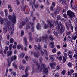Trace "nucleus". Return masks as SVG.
Wrapping results in <instances>:
<instances>
[{"label": "nucleus", "mask_w": 77, "mask_h": 77, "mask_svg": "<svg viewBox=\"0 0 77 77\" xmlns=\"http://www.w3.org/2000/svg\"><path fill=\"white\" fill-rule=\"evenodd\" d=\"M49 46L50 48H53L54 47V42H51L49 43Z\"/></svg>", "instance_id": "9b49d317"}, {"label": "nucleus", "mask_w": 77, "mask_h": 77, "mask_svg": "<svg viewBox=\"0 0 77 77\" xmlns=\"http://www.w3.org/2000/svg\"><path fill=\"white\" fill-rule=\"evenodd\" d=\"M50 66L51 67H53V65H54V64H53V63H51L50 64Z\"/></svg>", "instance_id": "0e129e2a"}, {"label": "nucleus", "mask_w": 77, "mask_h": 77, "mask_svg": "<svg viewBox=\"0 0 77 77\" xmlns=\"http://www.w3.org/2000/svg\"><path fill=\"white\" fill-rule=\"evenodd\" d=\"M69 27L70 29L71 32H73L74 31V26H72V24H69Z\"/></svg>", "instance_id": "2eb2a0df"}, {"label": "nucleus", "mask_w": 77, "mask_h": 77, "mask_svg": "<svg viewBox=\"0 0 77 77\" xmlns=\"http://www.w3.org/2000/svg\"><path fill=\"white\" fill-rule=\"evenodd\" d=\"M7 56H11L12 54V51H10L7 52Z\"/></svg>", "instance_id": "ddd939ff"}, {"label": "nucleus", "mask_w": 77, "mask_h": 77, "mask_svg": "<svg viewBox=\"0 0 77 77\" xmlns=\"http://www.w3.org/2000/svg\"><path fill=\"white\" fill-rule=\"evenodd\" d=\"M63 17H64L65 18H67V15L65 14H63Z\"/></svg>", "instance_id": "8fccbe9b"}, {"label": "nucleus", "mask_w": 77, "mask_h": 77, "mask_svg": "<svg viewBox=\"0 0 77 77\" xmlns=\"http://www.w3.org/2000/svg\"><path fill=\"white\" fill-rule=\"evenodd\" d=\"M30 12V15L31 16H32V17H33V11H31Z\"/></svg>", "instance_id": "052dcab7"}, {"label": "nucleus", "mask_w": 77, "mask_h": 77, "mask_svg": "<svg viewBox=\"0 0 77 77\" xmlns=\"http://www.w3.org/2000/svg\"><path fill=\"white\" fill-rule=\"evenodd\" d=\"M29 69V66H27L25 68V75H23L22 77H27L29 75V73H28V70Z\"/></svg>", "instance_id": "1a4fd4ad"}, {"label": "nucleus", "mask_w": 77, "mask_h": 77, "mask_svg": "<svg viewBox=\"0 0 77 77\" xmlns=\"http://www.w3.org/2000/svg\"><path fill=\"white\" fill-rule=\"evenodd\" d=\"M65 26H66V29L67 30H68V31L69 30V27L68 26V23H65Z\"/></svg>", "instance_id": "aec40b11"}, {"label": "nucleus", "mask_w": 77, "mask_h": 77, "mask_svg": "<svg viewBox=\"0 0 77 77\" xmlns=\"http://www.w3.org/2000/svg\"><path fill=\"white\" fill-rule=\"evenodd\" d=\"M5 21L6 23L4 24V25H6V27H5L3 29V33L5 34L7 32V29H11V32L9 33V35H8L7 36V39H9V37H12L13 35V33L14 32V25L13 24L12 25L11 22L8 21L7 20H5ZM10 27V28L9 27Z\"/></svg>", "instance_id": "f03ea898"}, {"label": "nucleus", "mask_w": 77, "mask_h": 77, "mask_svg": "<svg viewBox=\"0 0 77 77\" xmlns=\"http://www.w3.org/2000/svg\"><path fill=\"white\" fill-rule=\"evenodd\" d=\"M66 34L67 35H71V32L69 31H67V30H66Z\"/></svg>", "instance_id": "cd10ccee"}, {"label": "nucleus", "mask_w": 77, "mask_h": 77, "mask_svg": "<svg viewBox=\"0 0 77 77\" xmlns=\"http://www.w3.org/2000/svg\"><path fill=\"white\" fill-rule=\"evenodd\" d=\"M67 15L69 16V18H75V14L74 12L71 11L69 10L67 11Z\"/></svg>", "instance_id": "39448f33"}, {"label": "nucleus", "mask_w": 77, "mask_h": 77, "mask_svg": "<svg viewBox=\"0 0 77 77\" xmlns=\"http://www.w3.org/2000/svg\"><path fill=\"white\" fill-rule=\"evenodd\" d=\"M22 47V46L21 45H17V48L19 50L20 49V48Z\"/></svg>", "instance_id": "58836bf2"}, {"label": "nucleus", "mask_w": 77, "mask_h": 77, "mask_svg": "<svg viewBox=\"0 0 77 77\" xmlns=\"http://www.w3.org/2000/svg\"><path fill=\"white\" fill-rule=\"evenodd\" d=\"M40 54L41 56H43L44 54V53L42 51H41Z\"/></svg>", "instance_id": "c03bdc74"}, {"label": "nucleus", "mask_w": 77, "mask_h": 77, "mask_svg": "<svg viewBox=\"0 0 77 77\" xmlns=\"http://www.w3.org/2000/svg\"><path fill=\"white\" fill-rule=\"evenodd\" d=\"M33 62L35 63V64H36L37 67L36 69L33 68V71L31 72V74H33L36 71L37 72H41L42 71V68L43 69V72L44 74H45L46 75H48V69L46 67L45 65L42 64L41 65V67L40 66V64L38 63V60L35 59H32Z\"/></svg>", "instance_id": "f257e3e1"}, {"label": "nucleus", "mask_w": 77, "mask_h": 77, "mask_svg": "<svg viewBox=\"0 0 77 77\" xmlns=\"http://www.w3.org/2000/svg\"><path fill=\"white\" fill-rule=\"evenodd\" d=\"M24 31H22L21 32V36H23L24 35Z\"/></svg>", "instance_id": "49530a36"}, {"label": "nucleus", "mask_w": 77, "mask_h": 77, "mask_svg": "<svg viewBox=\"0 0 77 77\" xmlns=\"http://www.w3.org/2000/svg\"><path fill=\"white\" fill-rule=\"evenodd\" d=\"M26 24V30H29L30 28V27L32 26L34 24L32 22H29V20L26 18L25 19V21H22V23H20L19 25L20 28H22V26H24Z\"/></svg>", "instance_id": "20e7f679"}, {"label": "nucleus", "mask_w": 77, "mask_h": 77, "mask_svg": "<svg viewBox=\"0 0 77 77\" xmlns=\"http://www.w3.org/2000/svg\"><path fill=\"white\" fill-rule=\"evenodd\" d=\"M11 74L14 77H16V75H17V74L16 73L14 72H11Z\"/></svg>", "instance_id": "a878e982"}, {"label": "nucleus", "mask_w": 77, "mask_h": 77, "mask_svg": "<svg viewBox=\"0 0 77 77\" xmlns=\"http://www.w3.org/2000/svg\"><path fill=\"white\" fill-rule=\"evenodd\" d=\"M22 63H23V64H26V60H25L24 59H23Z\"/></svg>", "instance_id": "3c124183"}, {"label": "nucleus", "mask_w": 77, "mask_h": 77, "mask_svg": "<svg viewBox=\"0 0 77 77\" xmlns=\"http://www.w3.org/2000/svg\"><path fill=\"white\" fill-rule=\"evenodd\" d=\"M7 60L8 62V67H10L11 62L13 61V58L12 57L8 58Z\"/></svg>", "instance_id": "9d476101"}, {"label": "nucleus", "mask_w": 77, "mask_h": 77, "mask_svg": "<svg viewBox=\"0 0 77 77\" xmlns=\"http://www.w3.org/2000/svg\"><path fill=\"white\" fill-rule=\"evenodd\" d=\"M50 9H51V10L52 11H54V7H53L51 6L50 7Z\"/></svg>", "instance_id": "79ce46f5"}, {"label": "nucleus", "mask_w": 77, "mask_h": 77, "mask_svg": "<svg viewBox=\"0 0 77 77\" xmlns=\"http://www.w3.org/2000/svg\"><path fill=\"white\" fill-rule=\"evenodd\" d=\"M27 46H26L24 47V50L25 51H27Z\"/></svg>", "instance_id": "338daca9"}, {"label": "nucleus", "mask_w": 77, "mask_h": 77, "mask_svg": "<svg viewBox=\"0 0 77 77\" xmlns=\"http://www.w3.org/2000/svg\"><path fill=\"white\" fill-rule=\"evenodd\" d=\"M3 21H4V20L3 19L2 20H1L0 22H1V24H3Z\"/></svg>", "instance_id": "e2e57ef3"}, {"label": "nucleus", "mask_w": 77, "mask_h": 77, "mask_svg": "<svg viewBox=\"0 0 77 77\" xmlns=\"http://www.w3.org/2000/svg\"><path fill=\"white\" fill-rule=\"evenodd\" d=\"M47 21L48 25H50V24H51V20L50 19H47Z\"/></svg>", "instance_id": "6ab92c4d"}, {"label": "nucleus", "mask_w": 77, "mask_h": 77, "mask_svg": "<svg viewBox=\"0 0 77 77\" xmlns=\"http://www.w3.org/2000/svg\"><path fill=\"white\" fill-rule=\"evenodd\" d=\"M37 50H41V44L38 43V47H37Z\"/></svg>", "instance_id": "b1692460"}, {"label": "nucleus", "mask_w": 77, "mask_h": 77, "mask_svg": "<svg viewBox=\"0 0 77 77\" xmlns=\"http://www.w3.org/2000/svg\"><path fill=\"white\" fill-rule=\"evenodd\" d=\"M31 54L32 55H33L35 57H37V58H38L40 56V54L39 53V52L38 51H37L34 52H32Z\"/></svg>", "instance_id": "6e6552de"}, {"label": "nucleus", "mask_w": 77, "mask_h": 77, "mask_svg": "<svg viewBox=\"0 0 77 77\" xmlns=\"http://www.w3.org/2000/svg\"><path fill=\"white\" fill-rule=\"evenodd\" d=\"M13 16L12 17V16H11V15H8V17L9 20H10L11 21H12L13 23L15 24L16 21V16H15L14 13L13 14Z\"/></svg>", "instance_id": "423d86ee"}, {"label": "nucleus", "mask_w": 77, "mask_h": 77, "mask_svg": "<svg viewBox=\"0 0 77 77\" xmlns=\"http://www.w3.org/2000/svg\"><path fill=\"white\" fill-rule=\"evenodd\" d=\"M63 63H65V62H66V59L65 57H63Z\"/></svg>", "instance_id": "4c0bfd02"}, {"label": "nucleus", "mask_w": 77, "mask_h": 77, "mask_svg": "<svg viewBox=\"0 0 77 77\" xmlns=\"http://www.w3.org/2000/svg\"><path fill=\"white\" fill-rule=\"evenodd\" d=\"M19 67L20 69H22L23 71L24 70V68H25V67L24 66H22L21 65H20L19 66Z\"/></svg>", "instance_id": "4be33fe9"}, {"label": "nucleus", "mask_w": 77, "mask_h": 77, "mask_svg": "<svg viewBox=\"0 0 77 77\" xmlns=\"http://www.w3.org/2000/svg\"><path fill=\"white\" fill-rule=\"evenodd\" d=\"M39 60L40 61V62H42V60H43V59H42V58L40 57L39 58Z\"/></svg>", "instance_id": "680f3d73"}, {"label": "nucleus", "mask_w": 77, "mask_h": 77, "mask_svg": "<svg viewBox=\"0 0 77 77\" xmlns=\"http://www.w3.org/2000/svg\"><path fill=\"white\" fill-rule=\"evenodd\" d=\"M66 73V71H65V70H63V71L61 72V74H62L63 75H65V74Z\"/></svg>", "instance_id": "473e14b6"}, {"label": "nucleus", "mask_w": 77, "mask_h": 77, "mask_svg": "<svg viewBox=\"0 0 77 77\" xmlns=\"http://www.w3.org/2000/svg\"><path fill=\"white\" fill-rule=\"evenodd\" d=\"M34 48H35V50H38V47L36 45H34Z\"/></svg>", "instance_id": "864d4df0"}, {"label": "nucleus", "mask_w": 77, "mask_h": 77, "mask_svg": "<svg viewBox=\"0 0 77 77\" xmlns=\"http://www.w3.org/2000/svg\"><path fill=\"white\" fill-rule=\"evenodd\" d=\"M53 75L55 77H59L58 73H56V72H55V70H54V72L53 73Z\"/></svg>", "instance_id": "412c9836"}, {"label": "nucleus", "mask_w": 77, "mask_h": 77, "mask_svg": "<svg viewBox=\"0 0 77 77\" xmlns=\"http://www.w3.org/2000/svg\"><path fill=\"white\" fill-rule=\"evenodd\" d=\"M56 10L57 12H59V11H60V7H58L57 8Z\"/></svg>", "instance_id": "37998d69"}, {"label": "nucleus", "mask_w": 77, "mask_h": 77, "mask_svg": "<svg viewBox=\"0 0 77 77\" xmlns=\"http://www.w3.org/2000/svg\"><path fill=\"white\" fill-rule=\"evenodd\" d=\"M35 5V2H30V5L32 7V8H33V6H34Z\"/></svg>", "instance_id": "5701e85b"}, {"label": "nucleus", "mask_w": 77, "mask_h": 77, "mask_svg": "<svg viewBox=\"0 0 77 77\" xmlns=\"http://www.w3.org/2000/svg\"><path fill=\"white\" fill-rule=\"evenodd\" d=\"M34 7L36 9H38V5H35Z\"/></svg>", "instance_id": "69168bd1"}, {"label": "nucleus", "mask_w": 77, "mask_h": 77, "mask_svg": "<svg viewBox=\"0 0 77 77\" xmlns=\"http://www.w3.org/2000/svg\"><path fill=\"white\" fill-rule=\"evenodd\" d=\"M72 53V51H69L67 52L68 56H69V55L70 54H71Z\"/></svg>", "instance_id": "5fc2aeb1"}, {"label": "nucleus", "mask_w": 77, "mask_h": 77, "mask_svg": "<svg viewBox=\"0 0 77 77\" xmlns=\"http://www.w3.org/2000/svg\"><path fill=\"white\" fill-rule=\"evenodd\" d=\"M48 35H45L44 36H42L39 39V42H41V41H42V42H44V41H45L46 39H48Z\"/></svg>", "instance_id": "0eeeda50"}, {"label": "nucleus", "mask_w": 77, "mask_h": 77, "mask_svg": "<svg viewBox=\"0 0 77 77\" xmlns=\"http://www.w3.org/2000/svg\"><path fill=\"white\" fill-rule=\"evenodd\" d=\"M25 54H24V53H22L21 54V56L22 57V58H23L24 57Z\"/></svg>", "instance_id": "a18cd8bd"}, {"label": "nucleus", "mask_w": 77, "mask_h": 77, "mask_svg": "<svg viewBox=\"0 0 77 77\" xmlns=\"http://www.w3.org/2000/svg\"><path fill=\"white\" fill-rule=\"evenodd\" d=\"M74 2V1L73 0H71L70 1V5L72 8L73 6V3Z\"/></svg>", "instance_id": "7c9ffc66"}, {"label": "nucleus", "mask_w": 77, "mask_h": 77, "mask_svg": "<svg viewBox=\"0 0 77 77\" xmlns=\"http://www.w3.org/2000/svg\"><path fill=\"white\" fill-rule=\"evenodd\" d=\"M47 32L48 34H49L50 33H51V31L50 30L48 29L47 31Z\"/></svg>", "instance_id": "603ef678"}, {"label": "nucleus", "mask_w": 77, "mask_h": 77, "mask_svg": "<svg viewBox=\"0 0 77 77\" xmlns=\"http://www.w3.org/2000/svg\"><path fill=\"white\" fill-rule=\"evenodd\" d=\"M4 11L5 12V14L6 16H7V15H8V11H7V9H5L4 10Z\"/></svg>", "instance_id": "ea45409f"}, {"label": "nucleus", "mask_w": 77, "mask_h": 77, "mask_svg": "<svg viewBox=\"0 0 77 77\" xmlns=\"http://www.w3.org/2000/svg\"><path fill=\"white\" fill-rule=\"evenodd\" d=\"M38 41H39V38L37 37V38L35 39V42H38Z\"/></svg>", "instance_id": "13d9d810"}, {"label": "nucleus", "mask_w": 77, "mask_h": 77, "mask_svg": "<svg viewBox=\"0 0 77 77\" xmlns=\"http://www.w3.org/2000/svg\"><path fill=\"white\" fill-rule=\"evenodd\" d=\"M64 56L66 58V59H68V58H67V54L66 53H64Z\"/></svg>", "instance_id": "4d7b16f0"}, {"label": "nucleus", "mask_w": 77, "mask_h": 77, "mask_svg": "<svg viewBox=\"0 0 77 77\" xmlns=\"http://www.w3.org/2000/svg\"><path fill=\"white\" fill-rule=\"evenodd\" d=\"M36 27L37 29L39 30H41V26L40 24L38 23L36 26Z\"/></svg>", "instance_id": "4468645a"}, {"label": "nucleus", "mask_w": 77, "mask_h": 77, "mask_svg": "<svg viewBox=\"0 0 77 77\" xmlns=\"http://www.w3.org/2000/svg\"><path fill=\"white\" fill-rule=\"evenodd\" d=\"M67 65L69 67H72V63L71 62H69L68 63Z\"/></svg>", "instance_id": "bb28decb"}, {"label": "nucleus", "mask_w": 77, "mask_h": 77, "mask_svg": "<svg viewBox=\"0 0 77 77\" xmlns=\"http://www.w3.org/2000/svg\"><path fill=\"white\" fill-rule=\"evenodd\" d=\"M54 55H51L49 56V57L51 60L54 59Z\"/></svg>", "instance_id": "f704fd0d"}, {"label": "nucleus", "mask_w": 77, "mask_h": 77, "mask_svg": "<svg viewBox=\"0 0 77 77\" xmlns=\"http://www.w3.org/2000/svg\"><path fill=\"white\" fill-rule=\"evenodd\" d=\"M49 25L50 26L51 28L52 29L53 28V27H54V26H53V24L51 23V24Z\"/></svg>", "instance_id": "bf43d9fd"}, {"label": "nucleus", "mask_w": 77, "mask_h": 77, "mask_svg": "<svg viewBox=\"0 0 77 77\" xmlns=\"http://www.w3.org/2000/svg\"><path fill=\"white\" fill-rule=\"evenodd\" d=\"M12 44H10L9 46V50L11 51L12 50Z\"/></svg>", "instance_id": "c85d7f7f"}, {"label": "nucleus", "mask_w": 77, "mask_h": 77, "mask_svg": "<svg viewBox=\"0 0 77 77\" xmlns=\"http://www.w3.org/2000/svg\"><path fill=\"white\" fill-rule=\"evenodd\" d=\"M14 42V39L13 38H11L10 39V43H13Z\"/></svg>", "instance_id": "09e8293b"}, {"label": "nucleus", "mask_w": 77, "mask_h": 77, "mask_svg": "<svg viewBox=\"0 0 77 77\" xmlns=\"http://www.w3.org/2000/svg\"><path fill=\"white\" fill-rule=\"evenodd\" d=\"M8 9H9L10 8H12V6L10 5H8Z\"/></svg>", "instance_id": "774afa93"}, {"label": "nucleus", "mask_w": 77, "mask_h": 77, "mask_svg": "<svg viewBox=\"0 0 77 77\" xmlns=\"http://www.w3.org/2000/svg\"><path fill=\"white\" fill-rule=\"evenodd\" d=\"M74 72V71L72 69L69 71H68V75H71V74H72Z\"/></svg>", "instance_id": "dca6fc26"}, {"label": "nucleus", "mask_w": 77, "mask_h": 77, "mask_svg": "<svg viewBox=\"0 0 77 77\" xmlns=\"http://www.w3.org/2000/svg\"><path fill=\"white\" fill-rule=\"evenodd\" d=\"M62 57L61 56H59V55H58L56 57V59L57 60H59L60 62H61L62 60Z\"/></svg>", "instance_id": "f8f14e48"}, {"label": "nucleus", "mask_w": 77, "mask_h": 77, "mask_svg": "<svg viewBox=\"0 0 77 77\" xmlns=\"http://www.w3.org/2000/svg\"><path fill=\"white\" fill-rule=\"evenodd\" d=\"M59 24H60V26L59 25H58V26H57L56 27V30L57 31V32H56L55 31H54L53 32L55 36H56L57 37H58V36H59L58 34H59V33H63L65 31V26L62 24L61 22L60 21ZM60 26H61V27Z\"/></svg>", "instance_id": "7ed1b4c3"}, {"label": "nucleus", "mask_w": 77, "mask_h": 77, "mask_svg": "<svg viewBox=\"0 0 77 77\" xmlns=\"http://www.w3.org/2000/svg\"><path fill=\"white\" fill-rule=\"evenodd\" d=\"M42 22L43 23V24L44 26V29H47V28L48 27V25H47L46 24L45 22H44L43 21Z\"/></svg>", "instance_id": "a211bd4d"}, {"label": "nucleus", "mask_w": 77, "mask_h": 77, "mask_svg": "<svg viewBox=\"0 0 77 77\" xmlns=\"http://www.w3.org/2000/svg\"><path fill=\"white\" fill-rule=\"evenodd\" d=\"M49 38L50 39V40H51V41H53V40H54V38H53V37H52L51 35H50L49 36Z\"/></svg>", "instance_id": "c9c22d12"}, {"label": "nucleus", "mask_w": 77, "mask_h": 77, "mask_svg": "<svg viewBox=\"0 0 77 77\" xmlns=\"http://www.w3.org/2000/svg\"><path fill=\"white\" fill-rule=\"evenodd\" d=\"M52 51L53 53H54L55 52H56V49L55 48H54L52 50Z\"/></svg>", "instance_id": "a19ab883"}, {"label": "nucleus", "mask_w": 77, "mask_h": 77, "mask_svg": "<svg viewBox=\"0 0 77 77\" xmlns=\"http://www.w3.org/2000/svg\"><path fill=\"white\" fill-rule=\"evenodd\" d=\"M61 20V21H63V22H65L66 21V20L64 18H62Z\"/></svg>", "instance_id": "de8ad7c7"}, {"label": "nucleus", "mask_w": 77, "mask_h": 77, "mask_svg": "<svg viewBox=\"0 0 77 77\" xmlns=\"http://www.w3.org/2000/svg\"><path fill=\"white\" fill-rule=\"evenodd\" d=\"M66 0H64L62 2V3L64 5H66L67 4L66 3Z\"/></svg>", "instance_id": "c756f323"}, {"label": "nucleus", "mask_w": 77, "mask_h": 77, "mask_svg": "<svg viewBox=\"0 0 77 77\" xmlns=\"http://www.w3.org/2000/svg\"><path fill=\"white\" fill-rule=\"evenodd\" d=\"M23 40L25 42V45H27V37H26L25 36L23 38Z\"/></svg>", "instance_id": "f3484780"}, {"label": "nucleus", "mask_w": 77, "mask_h": 77, "mask_svg": "<svg viewBox=\"0 0 77 77\" xmlns=\"http://www.w3.org/2000/svg\"><path fill=\"white\" fill-rule=\"evenodd\" d=\"M73 9L75 10L76 11L77 10V5H75L73 7Z\"/></svg>", "instance_id": "e433bc0d"}, {"label": "nucleus", "mask_w": 77, "mask_h": 77, "mask_svg": "<svg viewBox=\"0 0 77 77\" xmlns=\"http://www.w3.org/2000/svg\"><path fill=\"white\" fill-rule=\"evenodd\" d=\"M57 20H61V17L60 15H57Z\"/></svg>", "instance_id": "393cba45"}, {"label": "nucleus", "mask_w": 77, "mask_h": 77, "mask_svg": "<svg viewBox=\"0 0 77 77\" xmlns=\"http://www.w3.org/2000/svg\"><path fill=\"white\" fill-rule=\"evenodd\" d=\"M12 57L13 60H15L17 59V56L16 55H14Z\"/></svg>", "instance_id": "72a5a7b5"}, {"label": "nucleus", "mask_w": 77, "mask_h": 77, "mask_svg": "<svg viewBox=\"0 0 77 77\" xmlns=\"http://www.w3.org/2000/svg\"><path fill=\"white\" fill-rule=\"evenodd\" d=\"M29 39L30 42H32V41H33V38H32V36H29Z\"/></svg>", "instance_id": "2f4dec72"}, {"label": "nucleus", "mask_w": 77, "mask_h": 77, "mask_svg": "<svg viewBox=\"0 0 77 77\" xmlns=\"http://www.w3.org/2000/svg\"><path fill=\"white\" fill-rule=\"evenodd\" d=\"M57 70H59L60 69V66L59 65H58L57 66V68H56Z\"/></svg>", "instance_id": "6e6d98bb"}]
</instances>
